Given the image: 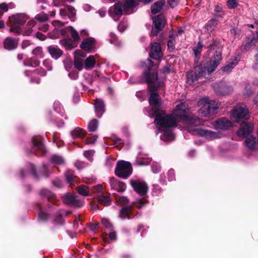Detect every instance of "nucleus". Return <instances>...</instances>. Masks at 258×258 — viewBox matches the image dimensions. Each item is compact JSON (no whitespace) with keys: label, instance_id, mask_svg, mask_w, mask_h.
Wrapping results in <instances>:
<instances>
[{"label":"nucleus","instance_id":"nucleus-38","mask_svg":"<svg viewBox=\"0 0 258 258\" xmlns=\"http://www.w3.org/2000/svg\"><path fill=\"white\" fill-rule=\"evenodd\" d=\"M78 192L79 194L84 196H87L89 195V188L88 186L85 185H81L78 187Z\"/></svg>","mask_w":258,"mask_h":258},{"label":"nucleus","instance_id":"nucleus-60","mask_svg":"<svg viewBox=\"0 0 258 258\" xmlns=\"http://www.w3.org/2000/svg\"><path fill=\"white\" fill-rule=\"evenodd\" d=\"M102 190V186L101 184L94 186L93 187L92 190L94 192H100Z\"/></svg>","mask_w":258,"mask_h":258},{"label":"nucleus","instance_id":"nucleus-58","mask_svg":"<svg viewBox=\"0 0 258 258\" xmlns=\"http://www.w3.org/2000/svg\"><path fill=\"white\" fill-rule=\"evenodd\" d=\"M75 166L78 169H81L84 168L86 166V164L84 162L77 161L75 162Z\"/></svg>","mask_w":258,"mask_h":258},{"label":"nucleus","instance_id":"nucleus-48","mask_svg":"<svg viewBox=\"0 0 258 258\" xmlns=\"http://www.w3.org/2000/svg\"><path fill=\"white\" fill-rule=\"evenodd\" d=\"M229 9H235L238 6V3L236 0H228L227 3Z\"/></svg>","mask_w":258,"mask_h":258},{"label":"nucleus","instance_id":"nucleus-33","mask_svg":"<svg viewBox=\"0 0 258 258\" xmlns=\"http://www.w3.org/2000/svg\"><path fill=\"white\" fill-rule=\"evenodd\" d=\"M96 63L95 57L93 55H90L85 60V68L86 69L93 68Z\"/></svg>","mask_w":258,"mask_h":258},{"label":"nucleus","instance_id":"nucleus-3","mask_svg":"<svg viewBox=\"0 0 258 258\" xmlns=\"http://www.w3.org/2000/svg\"><path fill=\"white\" fill-rule=\"evenodd\" d=\"M189 109L188 105L185 102H182L176 105L172 114L178 121H182L189 124L195 122L199 120V118L196 116H189Z\"/></svg>","mask_w":258,"mask_h":258},{"label":"nucleus","instance_id":"nucleus-37","mask_svg":"<svg viewBox=\"0 0 258 258\" xmlns=\"http://www.w3.org/2000/svg\"><path fill=\"white\" fill-rule=\"evenodd\" d=\"M98 125V121L96 119H92L88 125V128L89 132H94L95 131Z\"/></svg>","mask_w":258,"mask_h":258},{"label":"nucleus","instance_id":"nucleus-7","mask_svg":"<svg viewBox=\"0 0 258 258\" xmlns=\"http://www.w3.org/2000/svg\"><path fill=\"white\" fill-rule=\"evenodd\" d=\"M29 17L25 14H17L10 17L9 20L13 25L10 28V31L16 34H20L21 26L23 25Z\"/></svg>","mask_w":258,"mask_h":258},{"label":"nucleus","instance_id":"nucleus-10","mask_svg":"<svg viewBox=\"0 0 258 258\" xmlns=\"http://www.w3.org/2000/svg\"><path fill=\"white\" fill-rule=\"evenodd\" d=\"M166 19L164 15H159L154 19V26L151 31V34L156 36L162 29L166 24Z\"/></svg>","mask_w":258,"mask_h":258},{"label":"nucleus","instance_id":"nucleus-35","mask_svg":"<svg viewBox=\"0 0 258 258\" xmlns=\"http://www.w3.org/2000/svg\"><path fill=\"white\" fill-rule=\"evenodd\" d=\"M98 202L101 205L107 206L111 204V200L109 196H99Z\"/></svg>","mask_w":258,"mask_h":258},{"label":"nucleus","instance_id":"nucleus-23","mask_svg":"<svg viewBox=\"0 0 258 258\" xmlns=\"http://www.w3.org/2000/svg\"><path fill=\"white\" fill-rule=\"evenodd\" d=\"M95 109L96 115L100 117L105 111L104 102L100 99H96L95 101Z\"/></svg>","mask_w":258,"mask_h":258},{"label":"nucleus","instance_id":"nucleus-22","mask_svg":"<svg viewBox=\"0 0 258 258\" xmlns=\"http://www.w3.org/2000/svg\"><path fill=\"white\" fill-rule=\"evenodd\" d=\"M95 42L94 38L89 37L82 41L80 47L85 50H90L94 47Z\"/></svg>","mask_w":258,"mask_h":258},{"label":"nucleus","instance_id":"nucleus-50","mask_svg":"<svg viewBox=\"0 0 258 258\" xmlns=\"http://www.w3.org/2000/svg\"><path fill=\"white\" fill-rule=\"evenodd\" d=\"M63 45L69 49L74 47L73 42L71 40L64 39L62 41Z\"/></svg>","mask_w":258,"mask_h":258},{"label":"nucleus","instance_id":"nucleus-8","mask_svg":"<svg viewBox=\"0 0 258 258\" xmlns=\"http://www.w3.org/2000/svg\"><path fill=\"white\" fill-rule=\"evenodd\" d=\"M230 117L239 123L242 119L247 120L249 117V112L245 106L239 104L234 107L231 112Z\"/></svg>","mask_w":258,"mask_h":258},{"label":"nucleus","instance_id":"nucleus-31","mask_svg":"<svg viewBox=\"0 0 258 258\" xmlns=\"http://www.w3.org/2000/svg\"><path fill=\"white\" fill-rule=\"evenodd\" d=\"M71 136L73 138H81L84 137L85 132L80 127H76L71 132Z\"/></svg>","mask_w":258,"mask_h":258},{"label":"nucleus","instance_id":"nucleus-34","mask_svg":"<svg viewBox=\"0 0 258 258\" xmlns=\"http://www.w3.org/2000/svg\"><path fill=\"white\" fill-rule=\"evenodd\" d=\"M32 54L37 58H42L44 57V52L42 48L40 46H37L32 51Z\"/></svg>","mask_w":258,"mask_h":258},{"label":"nucleus","instance_id":"nucleus-51","mask_svg":"<svg viewBox=\"0 0 258 258\" xmlns=\"http://www.w3.org/2000/svg\"><path fill=\"white\" fill-rule=\"evenodd\" d=\"M40 194L42 196L46 197L48 200H50V199L53 196L52 194L47 189L41 190Z\"/></svg>","mask_w":258,"mask_h":258},{"label":"nucleus","instance_id":"nucleus-55","mask_svg":"<svg viewBox=\"0 0 258 258\" xmlns=\"http://www.w3.org/2000/svg\"><path fill=\"white\" fill-rule=\"evenodd\" d=\"M35 18L40 22H45L48 19V16L44 14H38Z\"/></svg>","mask_w":258,"mask_h":258},{"label":"nucleus","instance_id":"nucleus-41","mask_svg":"<svg viewBox=\"0 0 258 258\" xmlns=\"http://www.w3.org/2000/svg\"><path fill=\"white\" fill-rule=\"evenodd\" d=\"M75 67L81 71L83 68V60L80 57H76L74 60Z\"/></svg>","mask_w":258,"mask_h":258},{"label":"nucleus","instance_id":"nucleus-4","mask_svg":"<svg viewBox=\"0 0 258 258\" xmlns=\"http://www.w3.org/2000/svg\"><path fill=\"white\" fill-rule=\"evenodd\" d=\"M198 104L199 106H201L199 110V113L203 117L215 114L220 105L218 101L211 100L208 98L201 99L198 101Z\"/></svg>","mask_w":258,"mask_h":258},{"label":"nucleus","instance_id":"nucleus-32","mask_svg":"<svg viewBox=\"0 0 258 258\" xmlns=\"http://www.w3.org/2000/svg\"><path fill=\"white\" fill-rule=\"evenodd\" d=\"M66 180L68 183L70 185H74L75 184V178L76 176L74 175V171L72 170H68L65 174Z\"/></svg>","mask_w":258,"mask_h":258},{"label":"nucleus","instance_id":"nucleus-20","mask_svg":"<svg viewBox=\"0 0 258 258\" xmlns=\"http://www.w3.org/2000/svg\"><path fill=\"white\" fill-rule=\"evenodd\" d=\"M110 184L112 189L118 192H122L126 188V185L123 182L118 181L114 177L110 178Z\"/></svg>","mask_w":258,"mask_h":258},{"label":"nucleus","instance_id":"nucleus-64","mask_svg":"<svg viewBox=\"0 0 258 258\" xmlns=\"http://www.w3.org/2000/svg\"><path fill=\"white\" fill-rule=\"evenodd\" d=\"M178 0H168V4L171 7L173 8L177 5Z\"/></svg>","mask_w":258,"mask_h":258},{"label":"nucleus","instance_id":"nucleus-54","mask_svg":"<svg viewBox=\"0 0 258 258\" xmlns=\"http://www.w3.org/2000/svg\"><path fill=\"white\" fill-rule=\"evenodd\" d=\"M161 169L160 166L157 163H153L152 164V170L154 173H158Z\"/></svg>","mask_w":258,"mask_h":258},{"label":"nucleus","instance_id":"nucleus-30","mask_svg":"<svg viewBox=\"0 0 258 258\" xmlns=\"http://www.w3.org/2000/svg\"><path fill=\"white\" fill-rule=\"evenodd\" d=\"M15 7V5L13 3L6 4L3 3L0 4V15L2 16L5 12H7L9 9H13Z\"/></svg>","mask_w":258,"mask_h":258},{"label":"nucleus","instance_id":"nucleus-15","mask_svg":"<svg viewBox=\"0 0 258 258\" xmlns=\"http://www.w3.org/2000/svg\"><path fill=\"white\" fill-rule=\"evenodd\" d=\"M253 130V124L249 122L242 123L240 127L237 131V135L238 137L245 138L250 134Z\"/></svg>","mask_w":258,"mask_h":258},{"label":"nucleus","instance_id":"nucleus-52","mask_svg":"<svg viewBox=\"0 0 258 258\" xmlns=\"http://www.w3.org/2000/svg\"><path fill=\"white\" fill-rule=\"evenodd\" d=\"M43 65L48 71H51L52 69L51 61L49 59H46L43 60Z\"/></svg>","mask_w":258,"mask_h":258},{"label":"nucleus","instance_id":"nucleus-24","mask_svg":"<svg viewBox=\"0 0 258 258\" xmlns=\"http://www.w3.org/2000/svg\"><path fill=\"white\" fill-rule=\"evenodd\" d=\"M133 207L132 206L123 207L120 211L119 217L122 219H130L133 213Z\"/></svg>","mask_w":258,"mask_h":258},{"label":"nucleus","instance_id":"nucleus-43","mask_svg":"<svg viewBox=\"0 0 258 258\" xmlns=\"http://www.w3.org/2000/svg\"><path fill=\"white\" fill-rule=\"evenodd\" d=\"M70 30L71 36L75 41H77L80 40V37L78 32L73 27H70Z\"/></svg>","mask_w":258,"mask_h":258},{"label":"nucleus","instance_id":"nucleus-13","mask_svg":"<svg viewBox=\"0 0 258 258\" xmlns=\"http://www.w3.org/2000/svg\"><path fill=\"white\" fill-rule=\"evenodd\" d=\"M213 87L216 93L221 96L228 95L233 91V89L230 86L224 83L215 84Z\"/></svg>","mask_w":258,"mask_h":258},{"label":"nucleus","instance_id":"nucleus-17","mask_svg":"<svg viewBox=\"0 0 258 258\" xmlns=\"http://www.w3.org/2000/svg\"><path fill=\"white\" fill-rule=\"evenodd\" d=\"M59 14L62 17L68 16L72 21H74L76 19V12L75 8L71 6H67L64 9H61Z\"/></svg>","mask_w":258,"mask_h":258},{"label":"nucleus","instance_id":"nucleus-45","mask_svg":"<svg viewBox=\"0 0 258 258\" xmlns=\"http://www.w3.org/2000/svg\"><path fill=\"white\" fill-rule=\"evenodd\" d=\"M203 48L202 44L201 42H199L197 46L194 48L193 50L196 57L200 55Z\"/></svg>","mask_w":258,"mask_h":258},{"label":"nucleus","instance_id":"nucleus-59","mask_svg":"<svg viewBox=\"0 0 258 258\" xmlns=\"http://www.w3.org/2000/svg\"><path fill=\"white\" fill-rule=\"evenodd\" d=\"M128 200L127 198L124 197H122L119 198L118 200V202L123 204L126 205L128 203Z\"/></svg>","mask_w":258,"mask_h":258},{"label":"nucleus","instance_id":"nucleus-47","mask_svg":"<svg viewBox=\"0 0 258 258\" xmlns=\"http://www.w3.org/2000/svg\"><path fill=\"white\" fill-rule=\"evenodd\" d=\"M51 161L52 163L57 164H60L63 163V159L57 155H54L51 157Z\"/></svg>","mask_w":258,"mask_h":258},{"label":"nucleus","instance_id":"nucleus-19","mask_svg":"<svg viewBox=\"0 0 258 258\" xmlns=\"http://www.w3.org/2000/svg\"><path fill=\"white\" fill-rule=\"evenodd\" d=\"M64 203L73 205L76 207H80L83 205V202L77 198V197L72 195H66L63 198Z\"/></svg>","mask_w":258,"mask_h":258},{"label":"nucleus","instance_id":"nucleus-53","mask_svg":"<svg viewBox=\"0 0 258 258\" xmlns=\"http://www.w3.org/2000/svg\"><path fill=\"white\" fill-rule=\"evenodd\" d=\"M97 136L94 135V136L91 137L90 138H88L85 140V142L86 144H93L95 143V142L97 140Z\"/></svg>","mask_w":258,"mask_h":258},{"label":"nucleus","instance_id":"nucleus-39","mask_svg":"<svg viewBox=\"0 0 258 258\" xmlns=\"http://www.w3.org/2000/svg\"><path fill=\"white\" fill-rule=\"evenodd\" d=\"M147 203V201L144 199H137L136 201L133 203V205L138 209H141L145 206Z\"/></svg>","mask_w":258,"mask_h":258},{"label":"nucleus","instance_id":"nucleus-9","mask_svg":"<svg viewBox=\"0 0 258 258\" xmlns=\"http://www.w3.org/2000/svg\"><path fill=\"white\" fill-rule=\"evenodd\" d=\"M132 172V168L131 163L124 161L118 162L115 170V174L118 177L126 178Z\"/></svg>","mask_w":258,"mask_h":258},{"label":"nucleus","instance_id":"nucleus-56","mask_svg":"<svg viewBox=\"0 0 258 258\" xmlns=\"http://www.w3.org/2000/svg\"><path fill=\"white\" fill-rule=\"evenodd\" d=\"M143 66H145V67L147 68V70L149 71L150 69L153 67V63L151 59H148L143 62Z\"/></svg>","mask_w":258,"mask_h":258},{"label":"nucleus","instance_id":"nucleus-1","mask_svg":"<svg viewBox=\"0 0 258 258\" xmlns=\"http://www.w3.org/2000/svg\"><path fill=\"white\" fill-rule=\"evenodd\" d=\"M143 78L148 84L149 92H150L149 103L154 113H158L161 110L159 102L160 96L155 92L159 87L162 86L163 82L159 81L156 73H145Z\"/></svg>","mask_w":258,"mask_h":258},{"label":"nucleus","instance_id":"nucleus-27","mask_svg":"<svg viewBox=\"0 0 258 258\" xmlns=\"http://www.w3.org/2000/svg\"><path fill=\"white\" fill-rule=\"evenodd\" d=\"M48 50L51 56L55 59L58 58L62 54V51L58 47L54 46H49Z\"/></svg>","mask_w":258,"mask_h":258},{"label":"nucleus","instance_id":"nucleus-14","mask_svg":"<svg viewBox=\"0 0 258 258\" xmlns=\"http://www.w3.org/2000/svg\"><path fill=\"white\" fill-rule=\"evenodd\" d=\"M213 125L216 130H226L233 126V122L225 117H221L213 122Z\"/></svg>","mask_w":258,"mask_h":258},{"label":"nucleus","instance_id":"nucleus-42","mask_svg":"<svg viewBox=\"0 0 258 258\" xmlns=\"http://www.w3.org/2000/svg\"><path fill=\"white\" fill-rule=\"evenodd\" d=\"M218 22L216 20H211L209 21L207 25V30L208 31L212 32L217 26Z\"/></svg>","mask_w":258,"mask_h":258},{"label":"nucleus","instance_id":"nucleus-12","mask_svg":"<svg viewBox=\"0 0 258 258\" xmlns=\"http://www.w3.org/2000/svg\"><path fill=\"white\" fill-rule=\"evenodd\" d=\"M150 47V56L154 59L160 60L163 56L160 44L154 42L151 44Z\"/></svg>","mask_w":258,"mask_h":258},{"label":"nucleus","instance_id":"nucleus-29","mask_svg":"<svg viewBox=\"0 0 258 258\" xmlns=\"http://www.w3.org/2000/svg\"><path fill=\"white\" fill-rule=\"evenodd\" d=\"M165 2L164 0H160L156 3H155L151 7V11L152 14H156L159 13L162 9V7L164 5Z\"/></svg>","mask_w":258,"mask_h":258},{"label":"nucleus","instance_id":"nucleus-62","mask_svg":"<svg viewBox=\"0 0 258 258\" xmlns=\"http://www.w3.org/2000/svg\"><path fill=\"white\" fill-rule=\"evenodd\" d=\"M69 76L72 79L76 80L79 77L78 73L75 72H72L69 73Z\"/></svg>","mask_w":258,"mask_h":258},{"label":"nucleus","instance_id":"nucleus-25","mask_svg":"<svg viewBox=\"0 0 258 258\" xmlns=\"http://www.w3.org/2000/svg\"><path fill=\"white\" fill-rule=\"evenodd\" d=\"M177 33L173 30L169 32V39L167 42L168 48L170 51H173L175 49V42L177 37Z\"/></svg>","mask_w":258,"mask_h":258},{"label":"nucleus","instance_id":"nucleus-21","mask_svg":"<svg viewBox=\"0 0 258 258\" xmlns=\"http://www.w3.org/2000/svg\"><path fill=\"white\" fill-rule=\"evenodd\" d=\"M18 44V40L12 37L7 38L4 42L5 48L11 50L17 48Z\"/></svg>","mask_w":258,"mask_h":258},{"label":"nucleus","instance_id":"nucleus-40","mask_svg":"<svg viewBox=\"0 0 258 258\" xmlns=\"http://www.w3.org/2000/svg\"><path fill=\"white\" fill-rule=\"evenodd\" d=\"M162 131H163V137L167 141H172L174 139V135L171 130L167 129L165 131L162 130Z\"/></svg>","mask_w":258,"mask_h":258},{"label":"nucleus","instance_id":"nucleus-2","mask_svg":"<svg viewBox=\"0 0 258 258\" xmlns=\"http://www.w3.org/2000/svg\"><path fill=\"white\" fill-rule=\"evenodd\" d=\"M222 57L221 52L216 51L210 61L204 67V70L202 66L196 67L195 72H188L187 74V81L189 84L194 83L199 78L206 74V70L208 73L213 72L222 61Z\"/></svg>","mask_w":258,"mask_h":258},{"label":"nucleus","instance_id":"nucleus-5","mask_svg":"<svg viewBox=\"0 0 258 258\" xmlns=\"http://www.w3.org/2000/svg\"><path fill=\"white\" fill-rule=\"evenodd\" d=\"M155 114L156 117L154 123L160 132H161L164 127H171L177 126V120L172 113L163 116L165 114V112L163 110H161Z\"/></svg>","mask_w":258,"mask_h":258},{"label":"nucleus","instance_id":"nucleus-49","mask_svg":"<svg viewBox=\"0 0 258 258\" xmlns=\"http://www.w3.org/2000/svg\"><path fill=\"white\" fill-rule=\"evenodd\" d=\"M94 151L93 150L86 151L84 153V156L89 160L92 161L93 160V156Z\"/></svg>","mask_w":258,"mask_h":258},{"label":"nucleus","instance_id":"nucleus-46","mask_svg":"<svg viewBox=\"0 0 258 258\" xmlns=\"http://www.w3.org/2000/svg\"><path fill=\"white\" fill-rule=\"evenodd\" d=\"M101 223L103 226L109 230H112L113 229V226L110 221L107 218L102 219Z\"/></svg>","mask_w":258,"mask_h":258},{"label":"nucleus","instance_id":"nucleus-18","mask_svg":"<svg viewBox=\"0 0 258 258\" xmlns=\"http://www.w3.org/2000/svg\"><path fill=\"white\" fill-rule=\"evenodd\" d=\"M194 131H196L197 135L199 136L204 137L209 140H213L218 138V135L216 133L211 131L201 128L194 129Z\"/></svg>","mask_w":258,"mask_h":258},{"label":"nucleus","instance_id":"nucleus-28","mask_svg":"<svg viewBox=\"0 0 258 258\" xmlns=\"http://www.w3.org/2000/svg\"><path fill=\"white\" fill-rule=\"evenodd\" d=\"M23 64L26 67L35 68L39 66L40 61L34 57H30L24 59Z\"/></svg>","mask_w":258,"mask_h":258},{"label":"nucleus","instance_id":"nucleus-16","mask_svg":"<svg viewBox=\"0 0 258 258\" xmlns=\"http://www.w3.org/2000/svg\"><path fill=\"white\" fill-rule=\"evenodd\" d=\"M32 142V152L35 154L37 156L43 155L45 152V148L43 143L36 138H33Z\"/></svg>","mask_w":258,"mask_h":258},{"label":"nucleus","instance_id":"nucleus-26","mask_svg":"<svg viewBox=\"0 0 258 258\" xmlns=\"http://www.w3.org/2000/svg\"><path fill=\"white\" fill-rule=\"evenodd\" d=\"M246 147L250 149L254 150L258 148V141L253 136H250L245 141Z\"/></svg>","mask_w":258,"mask_h":258},{"label":"nucleus","instance_id":"nucleus-63","mask_svg":"<svg viewBox=\"0 0 258 258\" xmlns=\"http://www.w3.org/2000/svg\"><path fill=\"white\" fill-rule=\"evenodd\" d=\"M31 42L29 40H24L21 44V47L23 49H25L31 45Z\"/></svg>","mask_w":258,"mask_h":258},{"label":"nucleus","instance_id":"nucleus-6","mask_svg":"<svg viewBox=\"0 0 258 258\" xmlns=\"http://www.w3.org/2000/svg\"><path fill=\"white\" fill-rule=\"evenodd\" d=\"M137 5V0H124L123 4L119 2L111 7L110 12L112 15L117 16H121L123 13L128 14L132 12V9Z\"/></svg>","mask_w":258,"mask_h":258},{"label":"nucleus","instance_id":"nucleus-57","mask_svg":"<svg viewBox=\"0 0 258 258\" xmlns=\"http://www.w3.org/2000/svg\"><path fill=\"white\" fill-rule=\"evenodd\" d=\"M34 72L38 75L43 77L45 76L47 74L46 71L43 68H39L35 70Z\"/></svg>","mask_w":258,"mask_h":258},{"label":"nucleus","instance_id":"nucleus-61","mask_svg":"<svg viewBox=\"0 0 258 258\" xmlns=\"http://www.w3.org/2000/svg\"><path fill=\"white\" fill-rule=\"evenodd\" d=\"M168 179L170 181L173 180L174 179V172L173 169H170L168 172Z\"/></svg>","mask_w":258,"mask_h":258},{"label":"nucleus","instance_id":"nucleus-44","mask_svg":"<svg viewBox=\"0 0 258 258\" xmlns=\"http://www.w3.org/2000/svg\"><path fill=\"white\" fill-rule=\"evenodd\" d=\"M237 63L236 60L229 62L223 68V71L226 72H230Z\"/></svg>","mask_w":258,"mask_h":258},{"label":"nucleus","instance_id":"nucleus-36","mask_svg":"<svg viewBox=\"0 0 258 258\" xmlns=\"http://www.w3.org/2000/svg\"><path fill=\"white\" fill-rule=\"evenodd\" d=\"M35 25V22L34 20H30L29 21L27 24V26L28 27V29L24 31L23 32V35L29 36L31 35L32 33V28Z\"/></svg>","mask_w":258,"mask_h":258},{"label":"nucleus","instance_id":"nucleus-11","mask_svg":"<svg viewBox=\"0 0 258 258\" xmlns=\"http://www.w3.org/2000/svg\"><path fill=\"white\" fill-rule=\"evenodd\" d=\"M130 183L134 189L140 196H144L147 194L148 187L145 182L131 180Z\"/></svg>","mask_w":258,"mask_h":258}]
</instances>
